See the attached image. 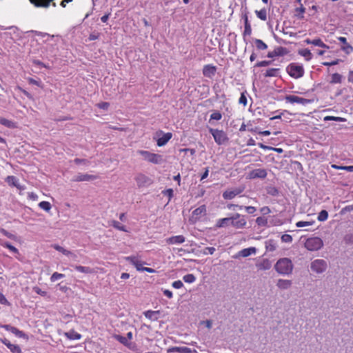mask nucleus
Masks as SVG:
<instances>
[{"label": "nucleus", "instance_id": "obj_31", "mask_svg": "<svg viewBox=\"0 0 353 353\" xmlns=\"http://www.w3.org/2000/svg\"><path fill=\"white\" fill-rule=\"evenodd\" d=\"M299 54L303 57L305 60L307 61H310L312 59V54L308 49H302L299 50Z\"/></svg>", "mask_w": 353, "mask_h": 353}, {"label": "nucleus", "instance_id": "obj_54", "mask_svg": "<svg viewBox=\"0 0 353 353\" xmlns=\"http://www.w3.org/2000/svg\"><path fill=\"white\" fill-rule=\"evenodd\" d=\"M0 303L5 305H10V302L7 300L3 293L0 292Z\"/></svg>", "mask_w": 353, "mask_h": 353}, {"label": "nucleus", "instance_id": "obj_22", "mask_svg": "<svg viewBox=\"0 0 353 353\" xmlns=\"http://www.w3.org/2000/svg\"><path fill=\"white\" fill-rule=\"evenodd\" d=\"M54 0H30V3L34 5L36 7L48 8L50 2Z\"/></svg>", "mask_w": 353, "mask_h": 353}, {"label": "nucleus", "instance_id": "obj_14", "mask_svg": "<svg viewBox=\"0 0 353 353\" xmlns=\"http://www.w3.org/2000/svg\"><path fill=\"white\" fill-rule=\"evenodd\" d=\"M338 40L343 44L341 48L342 51L347 54H351L353 52V47L347 42L345 37H339Z\"/></svg>", "mask_w": 353, "mask_h": 353}, {"label": "nucleus", "instance_id": "obj_62", "mask_svg": "<svg viewBox=\"0 0 353 353\" xmlns=\"http://www.w3.org/2000/svg\"><path fill=\"white\" fill-rule=\"evenodd\" d=\"M0 327L5 329L6 331L12 332V330L14 328V326H12L9 324L0 325Z\"/></svg>", "mask_w": 353, "mask_h": 353}, {"label": "nucleus", "instance_id": "obj_49", "mask_svg": "<svg viewBox=\"0 0 353 353\" xmlns=\"http://www.w3.org/2000/svg\"><path fill=\"white\" fill-rule=\"evenodd\" d=\"M113 227L124 232H128L126 227L122 224V222H112Z\"/></svg>", "mask_w": 353, "mask_h": 353}, {"label": "nucleus", "instance_id": "obj_60", "mask_svg": "<svg viewBox=\"0 0 353 353\" xmlns=\"http://www.w3.org/2000/svg\"><path fill=\"white\" fill-rule=\"evenodd\" d=\"M28 81L30 84L35 85L39 87H41V82L39 81L35 80L33 78L29 77L28 78Z\"/></svg>", "mask_w": 353, "mask_h": 353}, {"label": "nucleus", "instance_id": "obj_3", "mask_svg": "<svg viewBox=\"0 0 353 353\" xmlns=\"http://www.w3.org/2000/svg\"><path fill=\"white\" fill-rule=\"evenodd\" d=\"M209 131L218 145H223L228 142L229 138L223 130L210 128Z\"/></svg>", "mask_w": 353, "mask_h": 353}, {"label": "nucleus", "instance_id": "obj_56", "mask_svg": "<svg viewBox=\"0 0 353 353\" xmlns=\"http://www.w3.org/2000/svg\"><path fill=\"white\" fill-rule=\"evenodd\" d=\"M281 241L284 243H291L292 241V238L289 234H283L281 236Z\"/></svg>", "mask_w": 353, "mask_h": 353}, {"label": "nucleus", "instance_id": "obj_59", "mask_svg": "<svg viewBox=\"0 0 353 353\" xmlns=\"http://www.w3.org/2000/svg\"><path fill=\"white\" fill-rule=\"evenodd\" d=\"M172 286L176 289H180L183 286V283L181 281L177 280L172 283Z\"/></svg>", "mask_w": 353, "mask_h": 353}, {"label": "nucleus", "instance_id": "obj_41", "mask_svg": "<svg viewBox=\"0 0 353 353\" xmlns=\"http://www.w3.org/2000/svg\"><path fill=\"white\" fill-rule=\"evenodd\" d=\"M342 76L339 73H334L332 74L330 83H341Z\"/></svg>", "mask_w": 353, "mask_h": 353}, {"label": "nucleus", "instance_id": "obj_24", "mask_svg": "<svg viewBox=\"0 0 353 353\" xmlns=\"http://www.w3.org/2000/svg\"><path fill=\"white\" fill-rule=\"evenodd\" d=\"M256 252V249L254 247H250L241 250L239 252V255L243 257H247L250 256L251 254H255Z\"/></svg>", "mask_w": 353, "mask_h": 353}, {"label": "nucleus", "instance_id": "obj_57", "mask_svg": "<svg viewBox=\"0 0 353 353\" xmlns=\"http://www.w3.org/2000/svg\"><path fill=\"white\" fill-rule=\"evenodd\" d=\"M272 63L271 61H261L256 63L255 67H265L269 65Z\"/></svg>", "mask_w": 353, "mask_h": 353}, {"label": "nucleus", "instance_id": "obj_21", "mask_svg": "<svg viewBox=\"0 0 353 353\" xmlns=\"http://www.w3.org/2000/svg\"><path fill=\"white\" fill-rule=\"evenodd\" d=\"M267 172L265 169H255L251 172L252 178L265 179L267 176Z\"/></svg>", "mask_w": 353, "mask_h": 353}, {"label": "nucleus", "instance_id": "obj_28", "mask_svg": "<svg viewBox=\"0 0 353 353\" xmlns=\"http://www.w3.org/2000/svg\"><path fill=\"white\" fill-rule=\"evenodd\" d=\"M6 181L12 186L16 187L18 189H23L22 187L19 184L17 179L14 176H8L6 179Z\"/></svg>", "mask_w": 353, "mask_h": 353}, {"label": "nucleus", "instance_id": "obj_19", "mask_svg": "<svg viewBox=\"0 0 353 353\" xmlns=\"http://www.w3.org/2000/svg\"><path fill=\"white\" fill-rule=\"evenodd\" d=\"M292 282L290 280L280 279L277 281L276 286L281 290H288L292 286Z\"/></svg>", "mask_w": 353, "mask_h": 353}, {"label": "nucleus", "instance_id": "obj_50", "mask_svg": "<svg viewBox=\"0 0 353 353\" xmlns=\"http://www.w3.org/2000/svg\"><path fill=\"white\" fill-rule=\"evenodd\" d=\"M284 112H285V110H284L283 112H281L279 110L273 112L272 114H275V115L270 117V120L281 119L282 116L283 115Z\"/></svg>", "mask_w": 353, "mask_h": 353}, {"label": "nucleus", "instance_id": "obj_30", "mask_svg": "<svg viewBox=\"0 0 353 353\" xmlns=\"http://www.w3.org/2000/svg\"><path fill=\"white\" fill-rule=\"evenodd\" d=\"M0 124L8 128H15L17 127L16 123L10 120L0 117Z\"/></svg>", "mask_w": 353, "mask_h": 353}, {"label": "nucleus", "instance_id": "obj_5", "mask_svg": "<svg viewBox=\"0 0 353 353\" xmlns=\"http://www.w3.org/2000/svg\"><path fill=\"white\" fill-rule=\"evenodd\" d=\"M327 262L324 259H315L310 263L311 270L316 274H322L327 269Z\"/></svg>", "mask_w": 353, "mask_h": 353}, {"label": "nucleus", "instance_id": "obj_58", "mask_svg": "<svg viewBox=\"0 0 353 353\" xmlns=\"http://www.w3.org/2000/svg\"><path fill=\"white\" fill-rule=\"evenodd\" d=\"M97 106L100 109L108 110L110 106V103L108 102H101L97 103Z\"/></svg>", "mask_w": 353, "mask_h": 353}, {"label": "nucleus", "instance_id": "obj_18", "mask_svg": "<svg viewBox=\"0 0 353 353\" xmlns=\"http://www.w3.org/2000/svg\"><path fill=\"white\" fill-rule=\"evenodd\" d=\"M229 222H218L216 225V228H223L225 226H228ZM231 225L235 228H243L245 226L246 222H230Z\"/></svg>", "mask_w": 353, "mask_h": 353}, {"label": "nucleus", "instance_id": "obj_8", "mask_svg": "<svg viewBox=\"0 0 353 353\" xmlns=\"http://www.w3.org/2000/svg\"><path fill=\"white\" fill-rule=\"evenodd\" d=\"M156 135L159 137L157 140V145L159 147L165 145L172 137L171 132L163 133L162 130L157 132Z\"/></svg>", "mask_w": 353, "mask_h": 353}, {"label": "nucleus", "instance_id": "obj_35", "mask_svg": "<svg viewBox=\"0 0 353 353\" xmlns=\"http://www.w3.org/2000/svg\"><path fill=\"white\" fill-rule=\"evenodd\" d=\"M343 241L347 245H353V231H349L345 234Z\"/></svg>", "mask_w": 353, "mask_h": 353}, {"label": "nucleus", "instance_id": "obj_48", "mask_svg": "<svg viewBox=\"0 0 353 353\" xmlns=\"http://www.w3.org/2000/svg\"><path fill=\"white\" fill-rule=\"evenodd\" d=\"M328 217V213L326 210H323L318 215V221H325Z\"/></svg>", "mask_w": 353, "mask_h": 353}, {"label": "nucleus", "instance_id": "obj_40", "mask_svg": "<svg viewBox=\"0 0 353 353\" xmlns=\"http://www.w3.org/2000/svg\"><path fill=\"white\" fill-rule=\"evenodd\" d=\"M12 333L19 338L28 339L26 334L15 327H14L13 330H12Z\"/></svg>", "mask_w": 353, "mask_h": 353}, {"label": "nucleus", "instance_id": "obj_13", "mask_svg": "<svg viewBox=\"0 0 353 353\" xmlns=\"http://www.w3.org/2000/svg\"><path fill=\"white\" fill-rule=\"evenodd\" d=\"M304 42L307 44L313 45L325 49L330 48V47L326 45L320 38H316L314 39H306L304 40Z\"/></svg>", "mask_w": 353, "mask_h": 353}, {"label": "nucleus", "instance_id": "obj_10", "mask_svg": "<svg viewBox=\"0 0 353 353\" xmlns=\"http://www.w3.org/2000/svg\"><path fill=\"white\" fill-rule=\"evenodd\" d=\"M125 260L132 264L137 269V271L143 272V265L145 264V262H142L140 261L137 256H129L125 257Z\"/></svg>", "mask_w": 353, "mask_h": 353}, {"label": "nucleus", "instance_id": "obj_15", "mask_svg": "<svg viewBox=\"0 0 353 353\" xmlns=\"http://www.w3.org/2000/svg\"><path fill=\"white\" fill-rule=\"evenodd\" d=\"M97 178L98 176L96 175H92L88 174H79L78 175L74 176L73 181L76 182L88 181L97 179Z\"/></svg>", "mask_w": 353, "mask_h": 353}, {"label": "nucleus", "instance_id": "obj_53", "mask_svg": "<svg viewBox=\"0 0 353 353\" xmlns=\"http://www.w3.org/2000/svg\"><path fill=\"white\" fill-rule=\"evenodd\" d=\"M215 250L216 249L214 247H206L203 250L202 253L204 255L213 254Z\"/></svg>", "mask_w": 353, "mask_h": 353}, {"label": "nucleus", "instance_id": "obj_7", "mask_svg": "<svg viewBox=\"0 0 353 353\" xmlns=\"http://www.w3.org/2000/svg\"><path fill=\"white\" fill-rule=\"evenodd\" d=\"M284 99L287 103H296L303 105L311 103L313 101V100L302 98L296 95H286Z\"/></svg>", "mask_w": 353, "mask_h": 353}, {"label": "nucleus", "instance_id": "obj_16", "mask_svg": "<svg viewBox=\"0 0 353 353\" xmlns=\"http://www.w3.org/2000/svg\"><path fill=\"white\" fill-rule=\"evenodd\" d=\"M242 192L243 190L240 188H236L234 190H227L223 193V197L225 199H232Z\"/></svg>", "mask_w": 353, "mask_h": 353}, {"label": "nucleus", "instance_id": "obj_1", "mask_svg": "<svg viewBox=\"0 0 353 353\" xmlns=\"http://www.w3.org/2000/svg\"><path fill=\"white\" fill-rule=\"evenodd\" d=\"M293 264L288 258H282L277 261L274 265L275 270L280 274L288 275L292 272Z\"/></svg>", "mask_w": 353, "mask_h": 353}, {"label": "nucleus", "instance_id": "obj_32", "mask_svg": "<svg viewBox=\"0 0 353 353\" xmlns=\"http://www.w3.org/2000/svg\"><path fill=\"white\" fill-rule=\"evenodd\" d=\"M256 17L261 21H266L268 19V12L265 8H262L260 10H255Z\"/></svg>", "mask_w": 353, "mask_h": 353}, {"label": "nucleus", "instance_id": "obj_27", "mask_svg": "<svg viewBox=\"0 0 353 353\" xmlns=\"http://www.w3.org/2000/svg\"><path fill=\"white\" fill-rule=\"evenodd\" d=\"M265 249L268 252H273L277 248L276 242L273 239H268L265 241Z\"/></svg>", "mask_w": 353, "mask_h": 353}, {"label": "nucleus", "instance_id": "obj_37", "mask_svg": "<svg viewBox=\"0 0 353 353\" xmlns=\"http://www.w3.org/2000/svg\"><path fill=\"white\" fill-rule=\"evenodd\" d=\"M279 72V68H269L266 70L264 76L265 77H277Z\"/></svg>", "mask_w": 353, "mask_h": 353}, {"label": "nucleus", "instance_id": "obj_47", "mask_svg": "<svg viewBox=\"0 0 353 353\" xmlns=\"http://www.w3.org/2000/svg\"><path fill=\"white\" fill-rule=\"evenodd\" d=\"M39 206L46 211H49L51 209V204L48 201H41Z\"/></svg>", "mask_w": 353, "mask_h": 353}, {"label": "nucleus", "instance_id": "obj_9", "mask_svg": "<svg viewBox=\"0 0 353 353\" xmlns=\"http://www.w3.org/2000/svg\"><path fill=\"white\" fill-rule=\"evenodd\" d=\"M134 179L139 188L148 186L152 183L151 179L148 176L142 173L137 174Z\"/></svg>", "mask_w": 353, "mask_h": 353}, {"label": "nucleus", "instance_id": "obj_44", "mask_svg": "<svg viewBox=\"0 0 353 353\" xmlns=\"http://www.w3.org/2000/svg\"><path fill=\"white\" fill-rule=\"evenodd\" d=\"M0 232L12 240H16L17 239L16 235L8 232L3 228H0Z\"/></svg>", "mask_w": 353, "mask_h": 353}, {"label": "nucleus", "instance_id": "obj_6", "mask_svg": "<svg viewBox=\"0 0 353 353\" xmlns=\"http://www.w3.org/2000/svg\"><path fill=\"white\" fill-rule=\"evenodd\" d=\"M323 245V241L319 237L308 238L305 243V247L310 251H317Z\"/></svg>", "mask_w": 353, "mask_h": 353}, {"label": "nucleus", "instance_id": "obj_23", "mask_svg": "<svg viewBox=\"0 0 353 353\" xmlns=\"http://www.w3.org/2000/svg\"><path fill=\"white\" fill-rule=\"evenodd\" d=\"M64 335L70 340H79L82 337L81 334L75 332L74 330L65 332Z\"/></svg>", "mask_w": 353, "mask_h": 353}, {"label": "nucleus", "instance_id": "obj_61", "mask_svg": "<svg viewBox=\"0 0 353 353\" xmlns=\"http://www.w3.org/2000/svg\"><path fill=\"white\" fill-rule=\"evenodd\" d=\"M314 222H296V225L297 228H302L311 225Z\"/></svg>", "mask_w": 353, "mask_h": 353}, {"label": "nucleus", "instance_id": "obj_38", "mask_svg": "<svg viewBox=\"0 0 353 353\" xmlns=\"http://www.w3.org/2000/svg\"><path fill=\"white\" fill-rule=\"evenodd\" d=\"M254 44L256 48L259 50H265L268 48V46L266 43H265L262 40L256 39L254 40Z\"/></svg>", "mask_w": 353, "mask_h": 353}, {"label": "nucleus", "instance_id": "obj_39", "mask_svg": "<svg viewBox=\"0 0 353 353\" xmlns=\"http://www.w3.org/2000/svg\"><path fill=\"white\" fill-rule=\"evenodd\" d=\"M114 339L126 347H130V343L125 336H123L121 335H114Z\"/></svg>", "mask_w": 353, "mask_h": 353}, {"label": "nucleus", "instance_id": "obj_43", "mask_svg": "<svg viewBox=\"0 0 353 353\" xmlns=\"http://www.w3.org/2000/svg\"><path fill=\"white\" fill-rule=\"evenodd\" d=\"M183 280L188 283H192L196 281V277L193 274H188L183 276Z\"/></svg>", "mask_w": 353, "mask_h": 353}, {"label": "nucleus", "instance_id": "obj_33", "mask_svg": "<svg viewBox=\"0 0 353 353\" xmlns=\"http://www.w3.org/2000/svg\"><path fill=\"white\" fill-rule=\"evenodd\" d=\"M0 245L3 248H8L10 252H12L13 253H15V254L19 253L18 249H17L14 246H13L8 242L0 240Z\"/></svg>", "mask_w": 353, "mask_h": 353}, {"label": "nucleus", "instance_id": "obj_17", "mask_svg": "<svg viewBox=\"0 0 353 353\" xmlns=\"http://www.w3.org/2000/svg\"><path fill=\"white\" fill-rule=\"evenodd\" d=\"M256 266L261 270H268L272 267L271 261L268 259H263L256 263Z\"/></svg>", "mask_w": 353, "mask_h": 353}, {"label": "nucleus", "instance_id": "obj_2", "mask_svg": "<svg viewBox=\"0 0 353 353\" xmlns=\"http://www.w3.org/2000/svg\"><path fill=\"white\" fill-rule=\"evenodd\" d=\"M138 154L143 157V159L149 163L159 164L163 161L161 155L150 152L147 150H138Z\"/></svg>", "mask_w": 353, "mask_h": 353}, {"label": "nucleus", "instance_id": "obj_26", "mask_svg": "<svg viewBox=\"0 0 353 353\" xmlns=\"http://www.w3.org/2000/svg\"><path fill=\"white\" fill-rule=\"evenodd\" d=\"M52 248H53L54 249H55L56 250L61 252L63 254L65 255V256H76V254L73 252H72L71 251H69L65 248H63V247L60 246L58 244H53L51 245Z\"/></svg>", "mask_w": 353, "mask_h": 353}, {"label": "nucleus", "instance_id": "obj_46", "mask_svg": "<svg viewBox=\"0 0 353 353\" xmlns=\"http://www.w3.org/2000/svg\"><path fill=\"white\" fill-rule=\"evenodd\" d=\"M64 277H65V274H63L54 272L50 277V281L52 282H55L56 281L61 279L62 278H64Z\"/></svg>", "mask_w": 353, "mask_h": 353}, {"label": "nucleus", "instance_id": "obj_64", "mask_svg": "<svg viewBox=\"0 0 353 353\" xmlns=\"http://www.w3.org/2000/svg\"><path fill=\"white\" fill-rule=\"evenodd\" d=\"M270 209L267 207V206H265V207H263L261 208V214H263V215H266V214H268L270 213Z\"/></svg>", "mask_w": 353, "mask_h": 353}, {"label": "nucleus", "instance_id": "obj_45", "mask_svg": "<svg viewBox=\"0 0 353 353\" xmlns=\"http://www.w3.org/2000/svg\"><path fill=\"white\" fill-rule=\"evenodd\" d=\"M246 92H243L241 94V97L239 99V103L242 104L243 106H246L248 104V99L246 96Z\"/></svg>", "mask_w": 353, "mask_h": 353}, {"label": "nucleus", "instance_id": "obj_34", "mask_svg": "<svg viewBox=\"0 0 353 353\" xmlns=\"http://www.w3.org/2000/svg\"><path fill=\"white\" fill-rule=\"evenodd\" d=\"M252 33V28L251 25L250 24L248 21V18L247 16H245V20H244V31H243V35H250Z\"/></svg>", "mask_w": 353, "mask_h": 353}, {"label": "nucleus", "instance_id": "obj_29", "mask_svg": "<svg viewBox=\"0 0 353 353\" xmlns=\"http://www.w3.org/2000/svg\"><path fill=\"white\" fill-rule=\"evenodd\" d=\"M72 267L78 272L84 274H92L94 272L93 270L90 267L81 266V265H72Z\"/></svg>", "mask_w": 353, "mask_h": 353}, {"label": "nucleus", "instance_id": "obj_12", "mask_svg": "<svg viewBox=\"0 0 353 353\" xmlns=\"http://www.w3.org/2000/svg\"><path fill=\"white\" fill-rule=\"evenodd\" d=\"M167 244L173 245V244H181L185 242V238L183 235H176L172 236L169 238H167L165 240Z\"/></svg>", "mask_w": 353, "mask_h": 353}, {"label": "nucleus", "instance_id": "obj_52", "mask_svg": "<svg viewBox=\"0 0 353 353\" xmlns=\"http://www.w3.org/2000/svg\"><path fill=\"white\" fill-rule=\"evenodd\" d=\"M221 118H222V114L218 111H215V112H212L210 115V119H212V120L219 121L221 119Z\"/></svg>", "mask_w": 353, "mask_h": 353}, {"label": "nucleus", "instance_id": "obj_25", "mask_svg": "<svg viewBox=\"0 0 353 353\" xmlns=\"http://www.w3.org/2000/svg\"><path fill=\"white\" fill-rule=\"evenodd\" d=\"M168 352L191 353L192 350L188 347H172L168 350Z\"/></svg>", "mask_w": 353, "mask_h": 353}, {"label": "nucleus", "instance_id": "obj_20", "mask_svg": "<svg viewBox=\"0 0 353 353\" xmlns=\"http://www.w3.org/2000/svg\"><path fill=\"white\" fill-rule=\"evenodd\" d=\"M160 314L159 310L153 311V310H147L143 312L144 316L151 320V321H157L159 319V315Z\"/></svg>", "mask_w": 353, "mask_h": 353}, {"label": "nucleus", "instance_id": "obj_55", "mask_svg": "<svg viewBox=\"0 0 353 353\" xmlns=\"http://www.w3.org/2000/svg\"><path fill=\"white\" fill-rule=\"evenodd\" d=\"M33 291L37 294H39L42 296H45L47 294V292L46 291H43L41 288H39L37 286L33 288Z\"/></svg>", "mask_w": 353, "mask_h": 353}, {"label": "nucleus", "instance_id": "obj_4", "mask_svg": "<svg viewBox=\"0 0 353 353\" xmlns=\"http://www.w3.org/2000/svg\"><path fill=\"white\" fill-rule=\"evenodd\" d=\"M287 72L288 74L294 79H299L304 74V68L303 65H298L295 63H290L287 67Z\"/></svg>", "mask_w": 353, "mask_h": 353}, {"label": "nucleus", "instance_id": "obj_42", "mask_svg": "<svg viewBox=\"0 0 353 353\" xmlns=\"http://www.w3.org/2000/svg\"><path fill=\"white\" fill-rule=\"evenodd\" d=\"M7 347L12 353H22L21 349L18 345L10 343Z\"/></svg>", "mask_w": 353, "mask_h": 353}, {"label": "nucleus", "instance_id": "obj_36", "mask_svg": "<svg viewBox=\"0 0 353 353\" xmlns=\"http://www.w3.org/2000/svg\"><path fill=\"white\" fill-rule=\"evenodd\" d=\"M206 213V207L205 205H201L199 208H196L193 211L194 216H202L205 215Z\"/></svg>", "mask_w": 353, "mask_h": 353}, {"label": "nucleus", "instance_id": "obj_11", "mask_svg": "<svg viewBox=\"0 0 353 353\" xmlns=\"http://www.w3.org/2000/svg\"><path fill=\"white\" fill-rule=\"evenodd\" d=\"M216 72V67L212 64H208L203 66V74L206 77L212 78L215 75Z\"/></svg>", "mask_w": 353, "mask_h": 353}, {"label": "nucleus", "instance_id": "obj_63", "mask_svg": "<svg viewBox=\"0 0 353 353\" xmlns=\"http://www.w3.org/2000/svg\"><path fill=\"white\" fill-rule=\"evenodd\" d=\"M0 327L5 329L6 331L12 332V330L14 328V326H12L9 324L0 325Z\"/></svg>", "mask_w": 353, "mask_h": 353}, {"label": "nucleus", "instance_id": "obj_51", "mask_svg": "<svg viewBox=\"0 0 353 353\" xmlns=\"http://www.w3.org/2000/svg\"><path fill=\"white\" fill-rule=\"evenodd\" d=\"M283 50V48H281V47H280V48H279L277 50H274L273 52H268V57H269V58H272V57H274V56L281 55V52H280V51H281V50Z\"/></svg>", "mask_w": 353, "mask_h": 353}]
</instances>
